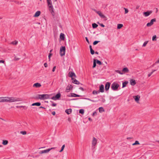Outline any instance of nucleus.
Here are the masks:
<instances>
[{"mask_svg":"<svg viewBox=\"0 0 159 159\" xmlns=\"http://www.w3.org/2000/svg\"><path fill=\"white\" fill-rule=\"evenodd\" d=\"M50 95L47 94H38L35 97V98L44 100L45 99H50Z\"/></svg>","mask_w":159,"mask_h":159,"instance_id":"obj_2","label":"nucleus"},{"mask_svg":"<svg viewBox=\"0 0 159 159\" xmlns=\"http://www.w3.org/2000/svg\"><path fill=\"white\" fill-rule=\"evenodd\" d=\"M47 2L48 6L49 7V10L52 14L54 15V11L53 10V6L52 5L51 0H47Z\"/></svg>","mask_w":159,"mask_h":159,"instance_id":"obj_3","label":"nucleus"},{"mask_svg":"<svg viewBox=\"0 0 159 159\" xmlns=\"http://www.w3.org/2000/svg\"><path fill=\"white\" fill-rule=\"evenodd\" d=\"M65 112L67 114H70L72 112V109H66Z\"/></svg>","mask_w":159,"mask_h":159,"instance_id":"obj_21","label":"nucleus"},{"mask_svg":"<svg viewBox=\"0 0 159 159\" xmlns=\"http://www.w3.org/2000/svg\"><path fill=\"white\" fill-rule=\"evenodd\" d=\"M96 60L95 59L93 60V68L95 67L96 66Z\"/></svg>","mask_w":159,"mask_h":159,"instance_id":"obj_34","label":"nucleus"},{"mask_svg":"<svg viewBox=\"0 0 159 159\" xmlns=\"http://www.w3.org/2000/svg\"><path fill=\"white\" fill-rule=\"evenodd\" d=\"M68 75L69 77L71 78L72 80H73V78L72 77L73 76H74L75 77H76V76L75 73L73 72H69L68 74Z\"/></svg>","mask_w":159,"mask_h":159,"instance_id":"obj_11","label":"nucleus"},{"mask_svg":"<svg viewBox=\"0 0 159 159\" xmlns=\"http://www.w3.org/2000/svg\"><path fill=\"white\" fill-rule=\"evenodd\" d=\"M89 120L90 121H92V119H91V118H90L89 117Z\"/></svg>","mask_w":159,"mask_h":159,"instance_id":"obj_64","label":"nucleus"},{"mask_svg":"<svg viewBox=\"0 0 159 159\" xmlns=\"http://www.w3.org/2000/svg\"><path fill=\"white\" fill-rule=\"evenodd\" d=\"M55 148H53H53H49V149H50L49 150V151H50L52 149H55Z\"/></svg>","mask_w":159,"mask_h":159,"instance_id":"obj_60","label":"nucleus"},{"mask_svg":"<svg viewBox=\"0 0 159 159\" xmlns=\"http://www.w3.org/2000/svg\"><path fill=\"white\" fill-rule=\"evenodd\" d=\"M133 97L134 98L135 101L137 103H138L140 98V96L138 95L137 96H134Z\"/></svg>","mask_w":159,"mask_h":159,"instance_id":"obj_13","label":"nucleus"},{"mask_svg":"<svg viewBox=\"0 0 159 159\" xmlns=\"http://www.w3.org/2000/svg\"><path fill=\"white\" fill-rule=\"evenodd\" d=\"M100 42V41H94L93 43V45H95L97 44L98 43Z\"/></svg>","mask_w":159,"mask_h":159,"instance_id":"obj_45","label":"nucleus"},{"mask_svg":"<svg viewBox=\"0 0 159 159\" xmlns=\"http://www.w3.org/2000/svg\"><path fill=\"white\" fill-rule=\"evenodd\" d=\"M44 66L45 67H47L48 66L47 64L46 63H45L44 64Z\"/></svg>","mask_w":159,"mask_h":159,"instance_id":"obj_54","label":"nucleus"},{"mask_svg":"<svg viewBox=\"0 0 159 159\" xmlns=\"http://www.w3.org/2000/svg\"><path fill=\"white\" fill-rule=\"evenodd\" d=\"M92 10L94 11H95L96 13H97V11H97L95 9H92Z\"/></svg>","mask_w":159,"mask_h":159,"instance_id":"obj_61","label":"nucleus"},{"mask_svg":"<svg viewBox=\"0 0 159 159\" xmlns=\"http://www.w3.org/2000/svg\"><path fill=\"white\" fill-rule=\"evenodd\" d=\"M122 71L124 73H127L129 71V70L127 67L124 68L122 70Z\"/></svg>","mask_w":159,"mask_h":159,"instance_id":"obj_23","label":"nucleus"},{"mask_svg":"<svg viewBox=\"0 0 159 159\" xmlns=\"http://www.w3.org/2000/svg\"><path fill=\"white\" fill-rule=\"evenodd\" d=\"M2 102H12L17 101H20L22 99L20 98L13 97H2Z\"/></svg>","mask_w":159,"mask_h":159,"instance_id":"obj_1","label":"nucleus"},{"mask_svg":"<svg viewBox=\"0 0 159 159\" xmlns=\"http://www.w3.org/2000/svg\"><path fill=\"white\" fill-rule=\"evenodd\" d=\"M156 71V70H152V71L149 74H148V77H150L151 76V75L153 74V73L155 72V71Z\"/></svg>","mask_w":159,"mask_h":159,"instance_id":"obj_36","label":"nucleus"},{"mask_svg":"<svg viewBox=\"0 0 159 159\" xmlns=\"http://www.w3.org/2000/svg\"><path fill=\"white\" fill-rule=\"evenodd\" d=\"M61 94L60 93H58L57 94L56 96H53L51 98H50L54 100H56L59 99V98L61 97Z\"/></svg>","mask_w":159,"mask_h":159,"instance_id":"obj_7","label":"nucleus"},{"mask_svg":"<svg viewBox=\"0 0 159 159\" xmlns=\"http://www.w3.org/2000/svg\"><path fill=\"white\" fill-rule=\"evenodd\" d=\"M65 147V145L64 144L63 145H62V147H61V149L60 151V152H62L63 149H64V148Z\"/></svg>","mask_w":159,"mask_h":159,"instance_id":"obj_41","label":"nucleus"},{"mask_svg":"<svg viewBox=\"0 0 159 159\" xmlns=\"http://www.w3.org/2000/svg\"><path fill=\"white\" fill-rule=\"evenodd\" d=\"M156 35H154L152 37V40L153 41H156L157 40L156 39Z\"/></svg>","mask_w":159,"mask_h":159,"instance_id":"obj_39","label":"nucleus"},{"mask_svg":"<svg viewBox=\"0 0 159 159\" xmlns=\"http://www.w3.org/2000/svg\"><path fill=\"white\" fill-rule=\"evenodd\" d=\"M49 150L48 149L45 150H43L41 151H40L39 152V153L40 154H42L43 153H46L48 152H49Z\"/></svg>","mask_w":159,"mask_h":159,"instance_id":"obj_14","label":"nucleus"},{"mask_svg":"<svg viewBox=\"0 0 159 159\" xmlns=\"http://www.w3.org/2000/svg\"><path fill=\"white\" fill-rule=\"evenodd\" d=\"M115 71L117 72V73H119V74H123V73H121L120 71L119 70H115Z\"/></svg>","mask_w":159,"mask_h":159,"instance_id":"obj_46","label":"nucleus"},{"mask_svg":"<svg viewBox=\"0 0 159 159\" xmlns=\"http://www.w3.org/2000/svg\"><path fill=\"white\" fill-rule=\"evenodd\" d=\"M128 83V82L126 81L123 82L122 83V88H123L125 87Z\"/></svg>","mask_w":159,"mask_h":159,"instance_id":"obj_33","label":"nucleus"},{"mask_svg":"<svg viewBox=\"0 0 159 159\" xmlns=\"http://www.w3.org/2000/svg\"><path fill=\"white\" fill-rule=\"evenodd\" d=\"M2 97H0V102H2Z\"/></svg>","mask_w":159,"mask_h":159,"instance_id":"obj_59","label":"nucleus"},{"mask_svg":"<svg viewBox=\"0 0 159 159\" xmlns=\"http://www.w3.org/2000/svg\"><path fill=\"white\" fill-rule=\"evenodd\" d=\"M136 83V82L134 80L131 79L130 80V84L132 85H135Z\"/></svg>","mask_w":159,"mask_h":159,"instance_id":"obj_20","label":"nucleus"},{"mask_svg":"<svg viewBox=\"0 0 159 159\" xmlns=\"http://www.w3.org/2000/svg\"><path fill=\"white\" fill-rule=\"evenodd\" d=\"M152 12V11H148L147 12H143V15L145 17L148 16L150 15Z\"/></svg>","mask_w":159,"mask_h":159,"instance_id":"obj_9","label":"nucleus"},{"mask_svg":"<svg viewBox=\"0 0 159 159\" xmlns=\"http://www.w3.org/2000/svg\"><path fill=\"white\" fill-rule=\"evenodd\" d=\"M79 113L81 114H83L84 113V111L83 109H81L79 111Z\"/></svg>","mask_w":159,"mask_h":159,"instance_id":"obj_40","label":"nucleus"},{"mask_svg":"<svg viewBox=\"0 0 159 159\" xmlns=\"http://www.w3.org/2000/svg\"><path fill=\"white\" fill-rule=\"evenodd\" d=\"M56 68V66H54L53 67V69H52V71L53 72H54V71H55V70Z\"/></svg>","mask_w":159,"mask_h":159,"instance_id":"obj_52","label":"nucleus"},{"mask_svg":"<svg viewBox=\"0 0 159 159\" xmlns=\"http://www.w3.org/2000/svg\"><path fill=\"white\" fill-rule=\"evenodd\" d=\"M89 48L90 50L91 53L92 55L95 52L92 49V46L91 45L89 46Z\"/></svg>","mask_w":159,"mask_h":159,"instance_id":"obj_25","label":"nucleus"},{"mask_svg":"<svg viewBox=\"0 0 159 159\" xmlns=\"http://www.w3.org/2000/svg\"><path fill=\"white\" fill-rule=\"evenodd\" d=\"M119 87V85L116 82H114L111 84V88L113 90H117L118 87Z\"/></svg>","mask_w":159,"mask_h":159,"instance_id":"obj_4","label":"nucleus"},{"mask_svg":"<svg viewBox=\"0 0 159 159\" xmlns=\"http://www.w3.org/2000/svg\"><path fill=\"white\" fill-rule=\"evenodd\" d=\"M68 96L69 97H81V95H79L78 94H76L75 93H71L70 94L68 95Z\"/></svg>","mask_w":159,"mask_h":159,"instance_id":"obj_12","label":"nucleus"},{"mask_svg":"<svg viewBox=\"0 0 159 159\" xmlns=\"http://www.w3.org/2000/svg\"><path fill=\"white\" fill-rule=\"evenodd\" d=\"M100 93V91H96L93 90V91L92 93L93 94H97Z\"/></svg>","mask_w":159,"mask_h":159,"instance_id":"obj_28","label":"nucleus"},{"mask_svg":"<svg viewBox=\"0 0 159 159\" xmlns=\"http://www.w3.org/2000/svg\"><path fill=\"white\" fill-rule=\"evenodd\" d=\"M73 83L74 84H80V82L77 80L75 79L73 81Z\"/></svg>","mask_w":159,"mask_h":159,"instance_id":"obj_29","label":"nucleus"},{"mask_svg":"<svg viewBox=\"0 0 159 159\" xmlns=\"http://www.w3.org/2000/svg\"><path fill=\"white\" fill-rule=\"evenodd\" d=\"M102 101L103 102H105V99H104V98H102Z\"/></svg>","mask_w":159,"mask_h":159,"instance_id":"obj_55","label":"nucleus"},{"mask_svg":"<svg viewBox=\"0 0 159 159\" xmlns=\"http://www.w3.org/2000/svg\"><path fill=\"white\" fill-rule=\"evenodd\" d=\"M57 105V104L55 103H53L52 104V106L55 107Z\"/></svg>","mask_w":159,"mask_h":159,"instance_id":"obj_53","label":"nucleus"},{"mask_svg":"<svg viewBox=\"0 0 159 159\" xmlns=\"http://www.w3.org/2000/svg\"><path fill=\"white\" fill-rule=\"evenodd\" d=\"M18 43V42L17 41H14L10 43V44H13L14 45H16Z\"/></svg>","mask_w":159,"mask_h":159,"instance_id":"obj_26","label":"nucleus"},{"mask_svg":"<svg viewBox=\"0 0 159 159\" xmlns=\"http://www.w3.org/2000/svg\"><path fill=\"white\" fill-rule=\"evenodd\" d=\"M98 25L96 23H94L92 24V27L93 28H95L98 26Z\"/></svg>","mask_w":159,"mask_h":159,"instance_id":"obj_35","label":"nucleus"},{"mask_svg":"<svg viewBox=\"0 0 159 159\" xmlns=\"http://www.w3.org/2000/svg\"><path fill=\"white\" fill-rule=\"evenodd\" d=\"M98 140L97 139L95 138V137H93V140L92 142V147H93V148H95V146L96 145L97 143Z\"/></svg>","mask_w":159,"mask_h":159,"instance_id":"obj_6","label":"nucleus"},{"mask_svg":"<svg viewBox=\"0 0 159 159\" xmlns=\"http://www.w3.org/2000/svg\"><path fill=\"white\" fill-rule=\"evenodd\" d=\"M41 12L40 11H37L36 12L34 16V17H37L39 16Z\"/></svg>","mask_w":159,"mask_h":159,"instance_id":"obj_19","label":"nucleus"},{"mask_svg":"<svg viewBox=\"0 0 159 159\" xmlns=\"http://www.w3.org/2000/svg\"><path fill=\"white\" fill-rule=\"evenodd\" d=\"M101 18H105L106 16L102 14L100 11H98L97 13Z\"/></svg>","mask_w":159,"mask_h":159,"instance_id":"obj_17","label":"nucleus"},{"mask_svg":"<svg viewBox=\"0 0 159 159\" xmlns=\"http://www.w3.org/2000/svg\"><path fill=\"white\" fill-rule=\"evenodd\" d=\"M20 59V58L17 57L16 56L15 57L14 60L16 61H18Z\"/></svg>","mask_w":159,"mask_h":159,"instance_id":"obj_47","label":"nucleus"},{"mask_svg":"<svg viewBox=\"0 0 159 159\" xmlns=\"http://www.w3.org/2000/svg\"><path fill=\"white\" fill-rule=\"evenodd\" d=\"M65 47L64 46H61L60 49V54L61 56L62 57L65 55Z\"/></svg>","mask_w":159,"mask_h":159,"instance_id":"obj_5","label":"nucleus"},{"mask_svg":"<svg viewBox=\"0 0 159 159\" xmlns=\"http://www.w3.org/2000/svg\"><path fill=\"white\" fill-rule=\"evenodd\" d=\"M52 53H50L49 54V55H48V58H49V60H50V57L52 56Z\"/></svg>","mask_w":159,"mask_h":159,"instance_id":"obj_51","label":"nucleus"},{"mask_svg":"<svg viewBox=\"0 0 159 159\" xmlns=\"http://www.w3.org/2000/svg\"><path fill=\"white\" fill-rule=\"evenodd\" d=\"M100 92L103 93L104 92V86L103 84L101 85L99 87V90Z\"/></svg>","mask_w":159,"mask_h":159,"instance_id":"obj_16","label":"nucleus"},{"mask_svg":"<svg viewBox=\"0 0 159 159\" xmlns=\"http://www.w3.org/2000/svg\"><path fill=\"white\" fill-rule=\"evenodd\" d=\"M99 111L101 113L104 111V109L102 107H100L98 108Z\"/></svg>","mask_w":159,"mask_h":159,"instance_id":"obj_27","label":"nucleus"},{"mask_svg":"<svg viewBox=\"0 0 159 159\" xmlns=\"http://www.w3.org/2000/svg\"><path fill=\"white\" fill-rule=\"evenodd\" d=\"M41 86V85L39 83H36L34 84L33 85V87L35 88H39Z\"/></svg>","mask_w":159,"mask_h":159,"instance_id":"obj_15","label":"nucleus"},{"mask_svg":"<svg viewBox=\"0 0 159 159\" xmlns=\"http://www.w3.org/2000/svg\"><path fill=\"white\" fill-rule=\"evenodd\" d=\"M20 133L23 135H25L26 134V132L25 131H21Z\"/></svg>","mask_w":159,"mask_h":159,"instance_id":"obj_44","label":"nucleus"},{"mask_svg":"<svg viewBox=\"0 0 159 159\" xmlns=\"http://www.w3.org/2000/svg\"><path fill=\"white\" fill-rule=\"evenodd\" d=\"M148 41H146L143 44V47H145L148 42Z\"/></svg>","mask_w":159,"mask_h":159,"instance_id":"obj_42","label":"nucleus"},{"mask_svg":"<svg viewBox=\"0 0 159 159\" xmlns=\"http://www.w3.org/2000/svg\"><path fill=\"white\" fill-rule=\"evenodd\" d=\"M97 113L95 111L92 114V116H94L97 115Z\"/></svg>","mask_w":159,"mask_h":159,"instance_id":"obj_50","label":"nucleus"},{"mask_svg":"<svg viewBox=\"0 0 159 159\" xmlns=\"http://www.w3.org/2000/svg\"><path fill=\"white\" fill-rule=\"evenodd\" d=\"M82 98L84 99H86V100H89V101H91V102H97V101L94 100H92L89 98Z\"/></svg>","mask_w":159,"mask_h":159,"instance_id":"obj_31","label":"nucleus"},{"mask_svg":"<svg viewBox=\"0 0 159 159\" xmlns=\"http://www.w3.org/2000/svg\"><path fill=\"white\" fill-rule=\"evenodd\" d=\"M22 106V107H21H21L23 108L24 109L26 110V109L27 108V107H26L25 106Z\"/></svg>","mask_w":159,"mask_h":159,"instance_id":"obj_48","label":"nucleus"},{"mask_svg":"<svg viewBox=\"0 0 159 159\" xmlns=\"http://www.w3.org/2000/svg\"><path fill=\"white\" fill-rule=\"evenodd\" d=\"M79 89L80 90H81L83 91H84V89L81 87H80L79 88Z\"/></svg>","mask_w":159,"mask_h":159,"instance_id":"obj_58","label":"nucleus"},{"mask_svg":"<svg viewBox=\"0 0 159 159\" xmlns=\"http://www.w3.org/2000/svg\"><path fill=\"white\" fill-rule=\"evenodd\" d=\"M21 107H22V106H16V107L17 108H21Z\"/></svg>","mask_w":159,"mask_h":159,"instance_id":"obj_63","label":"nucleus"},{"mask_svg":"<svg viewBox=\"0 0 159 159\" xmlns=\"http://www.w3.org/2000/svg\"><path fill=\"white\" fill-rule=\"evenodd\" d=\"M8 141L7 140H3L2 144L4 145H6L8 144Z\"/></svg>","mask_w":159,"mask_h":159,"instance_id":"obj_32","label":"nucleus"},{"mask_svg":"<svg viewBox=\"0 0 159 159\" xmlns=\"http://www.w3.org/2000/svg\"><path fill=\"white\" fill-rule=\"evenodd\" d=\"M95 60H96V63H97L98 64H99V65H101L102 64V63L101 61H99L98 60H97V59H95Z\"/></svg>","mask_w":159,"mask_h":159,"instance_id":"obj_37","label":"nucleus"},{"mask_svg":"<svg viewBox=\"0 0 159 159\" xmlns=\"http://www.w3.org/2000/svg\"><path fill=\"white\" fill-rule=\"evenodd\" d=\"M85 39L86 40V41H87V42L88 43H89V41L88 39V38L86 37H85Z\"/></svg>","mask_w":159,"mask_h":159,"instance_id":"obj_57","label":"nucleus"},{"mask_svg":"<svg viewBox=\"0 0 159 159\" xmlns=\"http://www.w3.org/2000/svg\"><path fill=\"white\" fill-rule=\"evenodd\" d=\"M5 61L3 60H0V63H4Z\"/></svg>","mask_w":159,"mask_h":159,"instance_id":"obj_56","label":"nucleus"},{"mask_svg":"<svg viewBox=\"0 0 159 159\" xmlns=\"http://www.w3.org/2000/svg\"><path fill=\"white\" fill-rule=\"evenodd\" d=\"M60 38L62 40H64L65 39V35L64 34L62 33H61L60 36Z\"/></svg>","mask_w":159,"mask_h":159,"instance_id":"obj_22","label":"nucleus"},{"mask_svg":"<svg viewBox=\"0 0 159 159\" xmlns=\"http://www.w3.org/2000/svg\"><path fill=\"white\" fill-rule=\"evenodd\" d=\"M123 26V25L122 24H119L117 25V29H120Z\"/></svg>","mask_w":159,"mask_h":159,"instance_id":"obj_30","label":"nucleus"},{"mask_svg":"<svg viewBox=\"0 0 159 159\" xmlns=\"http://www.w3.org/2000/svg\"><path fill=\"white\" fill-rule=\"evenodd\" d=\"M98 23L99 25L100 26H101L102 27H104L105 26L103 24H101V23H99V22H98Z\"/></svg>","mask_w":159,"mask_h":159,"instance_id":"obj_49","label":"nucleus"},{"mask_svg":"<svg viewBox=\"0 0 159 159\" xmlns=\"http://www.w3.org/2000/svg\"><path fill=\"white\" fill-rule=\"evenodd\" d=\"M111 85V83L110 82H107L106 83L105 86V89L106 91H107L109 90Z\"/></svg>","mask_w":159,"mask_h":159,"instance_id":"obj_10","label":"nucleus"},{"mask_svg":"<svg viewBox=\"0 0 159 159\" xmlns=\"http://www.w3.org/2000/svg\"><path fill=\"white\" fill-rule=\"evenodd\" d=\"M137 144H139V142L138 141H136L134 143L132 144L133 145H135Z\"/></svg>","mask_w":159,"mask_h":159,"instance_id":"obj_38","label":"nucleus"},{"mask_svg":"<svg viewBox=\"0 0 159 159\" xmlns=\"http://www.w3.org/2000/svg\"><path fill=\"white\" fill-rule=\"evenodd\" d=\"M41 103L40 102H38L33 103L32 104V106H39L41 105Z\"/></svg>","mask_w":159,"mask_h":159,"instance_id":"obj_24","label":"nucleus"},{"mask_svg":"<svg viewBox=\"0 0 159 159\" xmlns=\"http://www.w3.org/2000/svg\"><path fill=\"white\" fill-rule=\"evenodd\" d=\"M52 114L53 115H55V111H53L52 112Z\"/></svg>","mask_w":159,"mask_h":159,"instance_id":"obj_62","label":"nucleus"},{"mask_svg":"<svg viewBox=\"0 0 159 159\" xmlns=\"http://www.w3.org/2000/svg\"><path fill=\"white\" fill-rule=\"evenodd\" d=\"M124 9H125V14H126L129 11L128 9L125 8H124Z\"/></svg>","mask_w":159,"mask_h":159,"instance_id":"obj_43","label":"nucleus"},{"mask_svg":"<svg viewBox=\"0 0 159 159\" xmlns=\"http://www.w3.org/2000/svg\"><path fill=\"white\" fill-rule=\"evenodd\" d=\"M72 86L71 85H68L67 87L66 91L67 92H68L69 91V90L71 89L72 88Z\"/></svg>","mask_w":159,"mask_h":159,"instance_id":"obj_18","label":"nucleus"},{"mask_svg":"<svg viewBox=\"0 0 159 159\" xmlns=\"http://www.w3.org/2000/svg\"><path fill=\"white\" fill-rule=\"evenodd\" d=\"M156 21V19L155 18L152 19L151 20L150 22L148 23L147 24V26L148 27L151 26L153 24L154 22H155Z\"/></svg>","mask_w":159,"mask_h":159,"instance_id":"obj_8","label":"nucleus"}]
</instances>
